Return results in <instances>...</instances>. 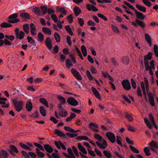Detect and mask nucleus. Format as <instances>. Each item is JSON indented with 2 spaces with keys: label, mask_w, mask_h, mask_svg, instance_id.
I'll return each mask as SVG.
<instances>
[{
  "label": "nucleus",
  "mask_w": 158,
  "mask_h": 158,
  "mask_svg": "<svg viewBox=\"0 0 158 158\" xmlns=\"http://www.w3.org/2000/svg\"><path fill=\"white\" fill-rule=\"evenodd\" d=\"M33 11L38 15H41V12L40 11V9L37 7H35L33 9Z\"/></svg>",
  "instance_id": "obj_50"
},
{
  "label": "nucleus",
  "mask_w": 158,
  "mask_h": 158,
  "mask_svg": "<svg viewBox=\"0 0 158 158\" xmlns=\"http://www.w3.org/2000/svg\"><path fill=\"white\" fill-rule=\"evenodd\" d=\"M34 144L35 146L38 148L39 149L41 150L42 151H44V149L43 148V146L40 144H38L36 143H34Z\"/></svg>",
  "instance_id": "obj_64"
},
{
  "label": "nucleus",
  "mask_w": 158,
  "mask_h": 158,
  "mask_svg": "<svg viewBox=\"0 0 158 158\" xmlns=\"http://www.w3.org/2000/svg\"><path fill=\"white\" fill-rule=\"evenodd\" d=\"M19 145L21 146V147L25 149L28 150H31V148L29 147L28 146L26 145L25 144H23L22 143H19Z\"/></svg>",
  "instance_id": "obj_48"
},
{
  "label": "nucleus",
  "mask_w": 158,
  "mask_h": 158,
  "mask_svg": "<svg viewBox=\"0 0 158 158\" xmlns=\"http://www.w3.org/2000/svg\"><path fill=\"white\" fill-rule=\"evenodd\" d=\"M96 144L100 148L102 149H105L108 145L106 141L104 139H102V143L97 141L96 142Z\"/></svg>",
  "instance_id": "obj_7"
},
{
  "label": "nucleus",
  "mask_w": 158,
  "mask_h": 158,
  "mask_svg": "<svg viewBox=\"0 0 158 158\" xmlns=\"http://www.w3.org/2000/svg\"><path fill=\"white\" fill-rule=\"evenodd\" d=\"M125 116L126 118L129 121L131 122L133 121V119L131 114H128L127 113H125Z\"/></svg>",
  "instance_id": "obj_36"
},
{
  "label": "nucleus",
  "mask_w": 158,
  "mask_h": 158,
  "mask_svg": "<svg viewBox=\"0 0 158 158\" xmlns=\"http://www.w3.org/2000/svg\"><path fill=\"white\" fill-rule=\"evenodd\" d=\"M106 136L111 143H114L115 142L116 136L113 133L107 132L106 133Z\"/></svg>",
  "instance_id": "obj_5"
},
{
  "label": "nucleus",
  "mask_w": 158,
  "mask_h": 158,
  "mask_svg": "<svg viewBox=\"0 0 158 158\" xmlns=\"http://www.w3.org/2000/svg\"><path fill=\"white\" fill-rule=\"evenodd\" d=\"M89 128L94 131L98 132L99 131L98 126V125L94 123H91L89 124Z\"/></svg>",
  "instance_id": "obj_11"
},
{
  "label": "nucleus",
  "mask_w": 158,
  "mask_h": 158,
  "mask_svg": "<svg viewBox=\"0 0 158 158\" xmlns=\"http://www.w3.org/2000/svg\"><path fill=\"white\" fill-rule=\"evenodd\" d=\"M55 133L60 136L63 137L64 136V134L58 129H56L55 130Z\"/></svg>",
  "instance_id": "obj_52"
},
{
  "label": "nucleus",
  "mask_w": 158,
  "mask_h": 158,
  "mask_svg": "<svg viewBox=\"0 0 158 158\" xmlns=\"http://www.w3.org/2000/svg\"><path fill=\"white\" fill-rule=\"evenodd\" d=\"M74 10L76 16H77L81 12V11L80 9L78 7H75L74 9Z\"/></svg>",
  "instance_id": "obj_49"
},
{
  "label": "nucleus",
  "mask_w": 158,
  "mask_h": 158,
  "mask_svg": "<svg viewBox=\"0 0 158 158\" xmlns=\"http://www.w3.org/2000/svg\"><path fill=\"white\" fill-rule=\"evenodd\" d=\"M57 98L60 101L61 104H64L66 102L65 99L63 97L61 96L60 95L57 96Z\"/></svg>",
  "instance_id": "obj_28"
},
{
  "label": "nucleus",
  "mask_w": 158,
  "mask_h": 158,
  "mask_svg": "<svg viewBox=\"0 0 158 158\" xmlns=\"http://www.w3.org/2000/svg\"><path fill=\"white\" fill-rule=\"evenodd\" d=\"M144 65L146 70L148 71L149 69L148 60L144 59Z\"/></svg>",
  "instance_id": "obj_55"
},
{
  "label": "nucleus",
  "mask_w": 158,
  "mask_h": 158,
  "mask_svg": "<svg viewBox=\"0 0 158 158\" xmlns=\"http://www.w3.org/2000/svg\"><path fill=\"white\" fill-rule=\"evenodd\" d=\"M152 53L151 52H149L148 55L144 57V59L149 60L151 59L152 58Z\"/></svg>",
  "instance_id": "obj_53"
},
{
  "label": "nucleus",
  "mask_w": 158,
  "mask_h": 158,
  "mask_svg": "<svg viewBox=\"0 0 158 158\" xmlns=\"http://www.w3.org/2000/svg\"><path fill=\"white\" fill-rule=\"evenodd\" d=\"M71 72L77 79L80 81L82 80V77L80 73L75 69H72Z\"/></svg>",
  "instance_id": "obj_10"
},
{
  "label": "nucleus",
  "mask_w": 158,
  "mask_h": 158,
  "mask_svg": "<svg viewBox=\"0 0 158 158\" xmlns=\"http://www.w3.org/2000/svg\"><path fill=\"white\" fill-rule=\"evenodd\" d=\"M111 26L112 29L114 32L116 33H118L120 32L118 29L117 26H115L114 24H111Z\"/></svg>",
  "instance_id": "obj_42"
},
{
  "label": "nucleus",
  "mask_w": 158,
  "mask_h": 158,
  "mask_svg": "<svg viewBox=\"0 0 158 158\" xmlns=\"http://www.w3.org/2000/svg\"><path fill=\"white\" fill-rule=\"evenodd\" d=\"M40 102L42 104L48 107V103L47 100L44 98H41L40 99Z\"/></svg>",
  "instance_id": "obj_54"
},
{
  "label": "nucleus",
  "mask_w": 158,
  "mask_h": 158,
  "mask_svg": "<svg viewBox=\"0 0 158 158\" xmlns=\"http://www.w3.org/2000/svg\"><path fill=\"white\" fill-rule=\"evenodd\" d=\"M15 34H16V38L17 39L21 40L24 38V33L23 31H19V30L18 28H16L15 29Z\"/></svg>",
  "instance_id": "obj_4"
},
{
  "label": "nucleus",
  "mask_w": 158,
  "mask_h": 158,
  "mask_svg": "<svg viewBox=\"0 0 158 158\" xmlns=\"http://www.w3.org/2000/svg\"><path fill=\"white\" fill-rule=\"evenodd\" d=\"M17 16L18 14L16 13H15L9 16V19L10 20H8V22L12 23H15L19 22V20L17 19Z\"/></svg>",
  "instance_id": "obj_3"
},
{
  "label": "nucleus",
  "mask_w": 158,
  "mask_h": 158,
  "mask_svg": "<svg viewBox=\"0 0 158 158\" xmlns=\"http://www.w3.org/2000/svg\"><path fill=\"white\" fill-rule=\"evenodd\" d=\"M26 108L28 111H31L32 110V104L29 101L27 102Z\"/></svg>",
  "instance_id": "obj_25"
},
{
  "label": "nucleus",
  "mask_w": 158,
  "mask_h": 158,
  "mask_svg": "<svg viewBox=\"0 0 158 158\" xmlns=\"http://www.w3.org/2000/svg\"><path fill=\"white\" fill-rule=\"evenodd\" d=\"M86 7L87 9L89 11L92 10L94 11H97L98 10V9L96 6L91 4H87Z\"/></svg>",
  "instance_id": "obj_16"
},
{
  "label": "nucleus",
  "mask_w": 158,
  "mask_h": 158,
  "mask_svg": "<svg viewBox=\"0 0 158 158\" xmlns=\"http://www.w3.org/2000/svg\"><path fill=\"white\" fill-rule=\"evenodd\" d=\"M44 148L45 150L49 153H51L53 151L52 148L48 144L44 145Z\"/></svg>",
  "instance_id": "obj_24"
},
{
  "label": "nucleus",
  "mask_w": 158,
  "mask_h": 158,
  "mask_svg": "<svg viewBox=\"0 0 158 158\" xmlns=\"http://www.w3.org/2000/svg\"><path fill=\"white\" fill-rule=\"evenodd\" d=\"M65 28L67 31L71 35H73V33L71 30V28L69 25H66L65 27Z\"/></svg>",
  "instance_id": "obj_30"
},
{
  "label": "nucleus",
  "mask_w": 158,
  "mask_h": 158,
  "mask_svg": "<svg viewBox=\"0 0 158 158\" xmlns=\"http://www.w3.org/2000/svg\"><path fill=\"white\" fill-rule=\"evenodd\" d=\"M94 137L96 139L99 141H101L102 140V137L98 134L95 133L94 135Z\"/></svg>",
  "instance_id": "obj_33"
},
{
  "label": "nucleus",
  "mask_w": 158,
  "mask_h": 158,
  "mask_svg": "<svg viewBox=\"0 0 158 158\" xmlns=\"http://www.w3.org/2000/svg\"><path fill=\"white\" fill-rule=\"evenodd\" d=\"M23 29L26 33L28 34L29 32V25L25 24L23 25Z\"/></svg>",
  "instance_id": "obj_40"
},
{
  "label": "nucleus",
  "mask_w": 158,
  "mask_h": 158,
  "mask_svg": "<svg viewBox=\"0 0 158 158\" xmlns=\"http://www.w3.org/2000/svg\"><path fill=\"white\" fill-rule=\"evenodd\" d=\"M12 25L6 22L2 23L0 24V26L3 28L9 27L12 26Z\"/></svg>",
  "instance_id": "obj_39"
},
{
  "label": "nucleus",
  "mask_w": 158,
  "mask_h": 158,
  "mask_svg": "<svg viewBox=\"0 0 158 158\" xmlns=\"http://www.w3.org/2000/svg\"><path fill=\"white\" fill-rule=\"evenodd\" d=\"M15 106V109L18 112L20 111L24 106V103L22 100H19L17 99H15L13 101Z\"/></svg>",
  "instance_id": "obj_2"
},
{
  "label": "nucleus",
  "mask_w": 158,
  "mask_h": 158,
  "mask_svg": "<svg viewBox=\"0 0 158 158\" xmlns=\"http://www.w3.org/2000/svg\"><path fill=\"white\" fill-rule=\"evenodd\" d=\"M7 100V98H5L2 97L0 98V104L2 105V107L7 108L9 107V104L5 102Z\"/></svg>",
  "instance_id": "obj_12"
},
{
  "label": "nucleus",
  "mask_w": 158,
  "mask_h": 158,
  "mask_svg": "<svg viewBox=\"0 0 158 158\" xmlns=\"http://www.w3.org/2000/svg\"><path fill=\"white\" fill-rule=\"evenodd\" d=\"M122 84L123 89L126 90H129L131 88L130 82L128 80H124L122 81Z\"/></svg>",
  "instance_id": "obj_6"
},
{
  "label": "nucleus",
  "mask_w": 158,
  "mask_h": 158,
  "mask_svg": "<svg viewBox=\"0 0 158 158\" xmlns=\"http://www.w3.org/2000/svg\"><path fill=\"white\" fill-rule=\"evenodd\" d=\"M58 10L63 15H65L66 13V11L63 7H61L58 9Z\"/></svg>",
  "instance_id": "obj_57"
},
{
  "label": "nucleus",
  "mask_w": 158,
  "mask_h": 158,
  "mask_svg": "<svg viewBox=\"0 0 158 158\" xmlns=\"http://www.w3.org/2000/svg\"><path fill=\"white\" fill-rule=\"evenodd\" d=\"M67 102L68 103L72 106H76L78 105V102L74 98L70 97L67 99Z\"/></svg>",
  "instance_id": "obj_8"
},
{
  "label": "nucleus",
  "mask_w": 158,
  "mask_h": 158,
  "mask_svg": "<svg viewBox=\"0 0 158 158\" xmlns=\"http://www.w3.org/2000/svg\"><path fill=\"white\" fill-rule=\"evenodd\" d=\"M145 37L147 43L150 47H151L152 46V40L149 35L148 33L145 34Z\"/></svg>",
  "instance_id": "obj_15"
},
{
  "label": "nucleus",
  "mask_w": 158,
  "mask_h": 158,
  "mask_svg": "<svg viewBox=\"0 0 158 158\" xmlns=\"http://www.w3.org/2000/svg\"><path fill=\"white\" fill-rule=\"evenodd\" d=\"M20 16L25 19H29L30 18V16L27 13H22L20 15Z\"/></svg>",
  "instance_id": "obj_45"
},
{
  "label": "nucleus",
  "mask_w": 158,
  "mask_h": 158,
  "mask_svg": "<svg viewBox=\"0 0 158 158\" xmlns=\"http://www.w3.org/2000/svg\"><path fill=\"white\" fill-rule=\"evenodd\" d=\"M54 37L56 41L57 42H59L60 41V36L56 32H55L54 34Z\"/></svg>",
  "instance_id": "obj_51"
},
{
  "label": "nucleus",
  "mask_w": 158,
  "mask_h": 158,
  "mask_svg": "<svg viewBox=\"0 0 158 158\" xmlns=\"http://www.w3.org/2000/svg\"><path fill=\"white\" fill-rule=\"evenodd\" d=\"M150 148L153 151H156L155 149H158V143L154 140H152L149 143Z\"/></svg>",
  "instance_id": "obj_9"
},
{
  "label": "nucleus",
  "mask_w": 158,
  "mask_h": 158,
  "mask_svg": "<svg viewBox=\"0 0 158 158\" xmlns=\"http://www.w3.org/2000/svg\"><path fill=\"white\" fill-rule=\"evenodd\" d=\"M42 30L45 34L50 35L51 34V31L48 28L44 27L42 28Z\"/></svg>",
  "instance_id": "obj_38"
},
{
  "label": "nucleus",
  "mask_w": 158,
  "mask_h": 158,
  "mask_svg": "<svg viewBox=\"0 0 158 158\" xmlns=\"http://www.w3.org/2000/svg\"><path fill=\"white\" fill-rule=\"evenodd\" d=\"M103 76L105 78H108L109 79L110 81H113V80L112 78L108 74L107 72H103L102 73Z\"/></svg>",
  "instance_id": "obj_37"
},
{
  "label": "nucleus",
  "mask_w": 158,
  "mask_h": 158,
  "mask_svg": "<svg viewBox=\"0 0 158 158\" xmlns=\"http://www.w3.org/2000/svg\"><path fill=\"white\" fill-rule=\"evenodd\" d=\"M91 90L97 98L99 100H101V96L97 89L95 88L92 87Z\"/></svg>",
  "instance_id": "obj_14"
},
{
  "label": "nucleus",
  "mask_w": 158,
  "mask_h": 158,
  "mask_svg": "<svg viewBox=\"0 0 158 158\" xmlns=\"http://www.w3.org/2000/svg\"><path fill=\"white\" fill-rule=\"evenodd\" d=\"M144 79L145 85L143 82H141L140 83L142 92L144 96L145 99H146L147 95L146 91H147L148 94L149 102L152 106H154L155 105V103L154 102V99L153 95L151 93L148 92L149 91V84L148 81L146 78H144Z\"/></svg>",
  "instance_id": "obj_1"
},
{
  "label": "nucleus",
  "mask_w": 158,
  "mask_h": 158,
  "mask_svg": "<svg viewBox=\"0 0 158 158\" xmlns=\"http://www.w3.org/2000/svg\"><path fill=\"white\" fill-rule=\"evenodd\" d=\"M51 17L52 19H53V21L55 23H56L57 22H58V20L57 18L56 15H55V14H52L51 15Z\"/></svg>",
  "instance_id": "obj_63"
},
{
  "label": "nucleus",
  "mask_w": 158,
  "mask_h": 158,
  "mask_svg": "<svg viewBox=\"0 0 158 158\" xmlns=\"http://www.w3.org/2000/svg\"><path fill=\"white\" fill-rule=\"evenodd\" d=\"M59 115L62 117H66L68 115L67 112L64 109L62 110L59 112Z\"/></svg>",
  "instance_id": "obj_29"
},
{
  "label": "nucleus",
  "mask_w": 158,
  "mask_h": 158,
  "mask_svg": "<svg viewBox=\"0 0 158 158\" xmlns=\"http://www.w3.org/2000/svg\"><path fill=\"white\" fill-rule=\"evenodd\" d=\"M76 117V114L73 113H72L69 117H68L66 119V122H69L72 120L73 118H75Z\"/></svg>",
  "instance_id": "obj_35"
},
{
  "label": "nucleus",
  "mask_w": 158,
  "mask_h": 158,
  "mask_svg": "<svg viewBox=\"0 0 158 158\" xmlns=\"http://www.w3.org/2000/svg\"><path fill=\"white\" fill-rule=\"evenodd\" d=\"M40 9L42 11L43 14L44 15L47 13V10L46 6H42L40 7Z\"/></svg>",
  "instance_id": "obj_60"
},
{
  "label": "nucleus",
  "mask_w": 158,
  "mask_h": 158,
  "mask_svg": "<svg viewBox=\"0 0 158 158\" xmlns=\"http://www.w3.org/2000/svg\"><path fill=\"white\" fill-rule=\"evenodd\" d=\"M8 156V153L6 151L2 150L0 152V158H7Z\"/></svg>",
  "instance_id": "obj_21"
},
{
  "label": "nucleus",
  "mask_w": 158,
  "mask_h": 158,
  "mask_svg": "<svg viewBox=\"0 0 158 158\" xmlns=\"http://www.w3.org/2000/svg\"><path fill=\"white\" fill-rule=\"evenodd\" d=\"M122 60L123 63L125 64H127L129 62V59L128 56L123 57Z\"/></svg>",
  "instance_id": "obj_34"
},
{
  "label": "nucleus",
  "mask_w": 158,
  "mask_h": 158,
  "mask_svg": "<svg viewBox=\"0 0 158 158\" xmlns=\"http://www.w3.org/2000/svg\"><path fill=\"white\" fill-rule=\"evenodd\" d=\"M78 148L80 151L85 154H87V152L84 147L79 143H77Z\"/></svg>",
  "instance_id": "obj_22"
},
{
  "label": "nucleus",
  "mask_w": 158,
  "mask_h": 158,
  "mask_svg": "<svg viewBox=\"0 0 158 158\" xmlns=\"http://www.w3.org/2000/svg\"><path fill=\"white\" fill-rule=\"evenodd\" d=\"M103 153L104 155L108 158H110L112 156L111 154L109 151L104 150L103 151Z\"/></svg>",
  "instance_id": "obj_46"
},
{
  "label": "nucleus",
  "mask_w": 158,
  "mask_h": 158,
  "mask_svg": "<svg viewBox=\"0 0 158 158\" xmlns=\"http://www.w3.org/2000/svg\"><path fill=\"white\" fill-rule=\"evenodd\" d=\"M45 45L48 49H51L52 48V42L49 38L48 37L46 39Z\"/></svg>",
  "instance_id": "obj_18"
},
{
  "label": "nucleus",
  "mask_w": 158,
  "mask_h": 158,
  "mask_svg": "<svg viewBox=\"0 0 158 158\" xmlns=\"http://www.w3.org/2000/svg\"><path fill=\"white\" fill-rule=\"evenodd\" d=\"M81 50L84 56H86L87 52L86 48L85 45H82L81 47Z\"/></svg>",
  "instance_id": "obj_32"
},
{
  "label": "nucleus",
  "mask_w": 158,
  "mask_h": 158,
  "mask_svg": "<svg viewBox=\"0 0 158 158\" xmlns=\"http://www.w3.org/2000/svg\"><path fill=\"white\" fill-rule=\"evenodd\" d=\"M30 30L31 34L35 35L36 34V30L35 25L32 23L30 24Z\"/></svg>",
  "instance_id": "obj_19"
},
{
  "label": "nucleus",
  "mask_w": 158,
  "mask_h": 158,
  "mask_svg": "<svg viewBox=\"0 0 158 158\" xmlns=\"http://www.w3.org/2000/svg\"><path fill=\"white\" fill-rule=\"evenodd\" d=\"M10 148L11 149V151H13L15 153H18V151L17 148L14 145H10Z\"/></svg>",
  "instance_id": "obj_56"
},
{
  "label": "nucleus",
  "mask_w": 158,
  "mask_h": 158,
  "mask_svg": "<svg viewBox=\"0 0 158 158\" xmlns=\"http://www.w3.org/2000/svg\"><path fill=\"white\" fill-rule=\"evenodd\" d=\"M134 10L135 11L136 16L137 18L143 19L145 18V16L142 13L137 11L135 9Z\"/></svg>",
  "instance_id": "obj_17"
},
{
  "label": "nucleus",
  "mask_w": 158,
  "mask_h": 158,
  "mask_svg": "<svg viewBox=\"0 0 158 158\" xmlns=\"http://www.w3.org/2000/svg\"><path fill=\"white\" fill-rule=\"evenodd\" d=\"M143 151L147 156H149L151 155L150 150L148 147H146L144 148Z\"/></svg>",
  "instance_id": "obj_47"
},
{
  "label": "nucleus",
  "mask_w": 158,
  "mask_h": 158,
  "mask_svg": "<svg viewBox=\"0 0 158 158\" xmlns=\"http://www.w3.org/2000/svg\"><path fill=\"white\" fill-rule=\"evenodd\" d=\"M129 147L131 149V150L133 152L136 153H139V151L135 147L130 145L129 146Z\"/></svg>",
  "instance_id": "obj_61"
},
{
  "label": "nucleus",
  "mask_w": 158,
  "mask_h": 158,
  "mask_svg": "<svg viewBox=\"0 0 158 158\" xmlns=\"http://www.w3.org/2000/svg\"><path fill=\"white\" fill-rule=\"evenodd\" d=\"M35 150L37 155L40 157H43L44 156V154L42 152L40 151L39 148H36Z\"/></svg>",
  "instance_id": "obj_41"
},
{
  "label": "nucleus",
  "mask_w": 158,
  "mask_h": 158,
  "mask_svg": "<svg viewBox=\"0 0 158 158\" xmlns=\"http://www.w3.org/2000/svg\"><path fill=\"white\" fill-rule=\"evenodd\" d=\"M40 113L41 114V115L43 116H45L46 115V114L45 112V110L44 108L42 106H41L40 108Z\"/></svg>",
  "instance_id": "obj_44"
},
{
  "label": "nucleus",
  "mask_w": 158,
  "mask_h": 158,
  "mask_svg": "<svg viewBox=\"0 0 158 158\" xmlns=\"http://www.w3.org/2000/svg\"><path fill=\"white\" fill-rule=\"evenodd\" d=\"M55 144L57 148L59 149H60L61 148H62L64 150H66V149L65 146L60 141H55Z\"/></svg>",
  "instance_id": "obj_13"
},
{
  "label": "nucleus",
  "mask_w": 158,
  "mask_h": 158,
  "mask_svg": "<svg viewBox=\"0 0 158 158\" xmlns=\"http://www.w3.org/2000/svg\"><path fill=\"white\" fill-rule=\"evenodd\" d=\"M136 7L140 11L145 12L146 11V8L139 4L136 5Z\"/></svg>",
  "instance_id": "obj_26"
},
{
  "label": "nucleus",
  "mask_w": 158,
  "mask_h": 158,
  "mask_svg": "<svg viewBox=\"0 0 158 158\" xmlns=\"http://www.w3.org/2000/svg\"><path fill=\"white\" fill-rule=\"evenodd\" d=\"M144 121L145 123L148 126V127L151 129H152L153 128L152 125H154L155 127L156 128V129H158V127L155 124V123H154V124H152L151 123H149L148 120V119L147 118H145L144 119Z\"/></svg>",
  "instance_id": "obj_20"
},
{
  "label": "nucleus",
  "mask_w": 158,
  "mask_h": 158,
  "mask_svg": "<svg viewBox=\"0 0 158 158\" xmlns=\"http://www.w3.org/2000/svg\"><path fill=\"white\" fill-rule=\"evenodd\" d=\"M76 139L80 140H88L89 139L88 137L85 136H78L77 137Z\"/></svg>",
  "instance_id": "obj_43"
},
{
  "label": "nucleus",
  "mask_w": 158,
  "mask_h": 158,
  "mask_svg": "<svg viewBox=\"0 0 158 158\" xmlns=\"http://www.w3.org/2000/svg\"><path fill=\"white\" fill-rule=\"evenodd\" d=\"M154 51L156 56L158 57V46L157 45H154Z\"/></svg>",
  "instance_id": "obj_59"
},
{
  "label": "nucleus",
  "mask_w": 158,
  "mask_h": 158,
  "mask_svg": "<svg viewBox=\"0 0 158 158\" xmlns=\"http://www.w3.org/2000/svg\"><path fill=\"white\" fill-rule=\"evenodd\" d=\"M44 38L43 34L41 32L38 33L37 40L39 42H42L44 40Z\"/></svg>",
  "instance_id": "obj_23"
},
{
  "label": "nucleus",
  "mask_w": 158,
  "mask_h": 158,
  "mask_svg": "<svg viewBox=\"0 0 158 158\" xmlns=\"http://www.w3.org/2000/svg\"><path fill=\"white\" fill-rule=\"evenodd\" d=\"M65 62L66 67L68 69H70L73 65V64L69 59H66Z\"/></svg>",
  "instance_id": "obj_31"
},
{
  "label": "nucleus",
  "mask_w": 158,
  "mask_h": 158,
  "mask_svg": "<svg viewBox=\"0 0 158 158\" xmlns=\"http://www.w3.org/2000/svg\"><path fill=\"white\" fill-rule=\"evenodd\" d=\"M27 39L28 40V42L32 44H34L35 43V40L31 37L30 36H27Z\"/></svg>",
  "instance_id": "obj_58"
},
{
  "label": "nucleus",
  "mask_w": 158,
  "mask_h": 158,
  "mask_svg": "<svg viewBox=\"0 0 158 158\" xmlns=\"http://www.w3.org/2000/svg\"><path fill=\"white\" fill-rule=\"evenodd\" d=\"M135 21L137 23L138 25L140 26L142 28H143L146 27V25L143 22L137 19H135Z\"/></svg>",
  "instance_id": "obj_27"
},
{
  "label": "nucleus",
  "mask_w": 158,
  "mask_h": 158,
  "mask_svg": "<svg viewBox=\"0 0 158 158\" xmlns=\"http://www.w3.org/2000/svg\"><path fill=\"white\" fill-rule=\"evenodd\" d=\"M72 149L75 155L77 156H78L79 153L77 148L73 146L72 147Z\"/></svg>",
  "instance_id": "obj_62"
}]
</instances>
